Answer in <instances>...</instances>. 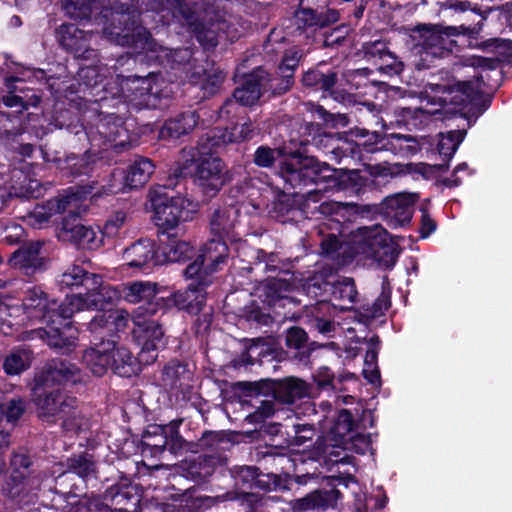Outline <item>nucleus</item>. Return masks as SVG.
<instances>
[{"mask_svg":"<svg viewBox=\"0 0 512 512\" xmlns=\"http://www.w3.org/2000/svg\"><path fill=\"white\" fill-rule=\"evenodd\" d=\"M277 161V173L282 178L285 188L294 190L328 182L335 172L327 163L305 155L300 148L292 149L286 145L275 148L260 145L252 159L260 168H272Z\"/></svg>","mask_w":512,"mask_h":512,"instance_id":"obj_1","label":"nucleus"},{"mask_svg":"<svg viewBox=\"0 0 512 512\" xmlns=\"http://www.w3.org/2000/svg\"><path fill=\"white\" fill-rule=\"evenodd\" d=\"M483 75L474 76L467 81H459L454 77L441 79L438 82H428V102L439 105L440 109L435 113L444 115L445 118L463 116V110L470 105L469 111L474 115L483 114L492 103L493 96L485 93Z\"/></svg>","mask_w":512,"mask_h":512,"instance_id":"obj_2","label":"nucleus"},{"mask_svg":"<svg viewBox=\"0 0 512 512\" xmlns=\"http://www.w3.org/2000/svg\"><path fill=\"white\" fill-rule=\"evenodd\" d=\"M187 176L193 177L202 200L210 201L233 181L234 173L218 155L191 147L181 151L180 160L170 173L177 181Z\"/></svg>","mask_w":512,"mask_h":512,"instance_id":"obj_3","label":"nucleus"},{"mask_svg":"<svg viewBox=\"0 0 512 512\" xmlns=\"http://www.w3.org/2000/svg\"><path fill=\"white\" fill-rule=\"evenodd\" d=\"M305 110L312 116L311 121H304L300 126V145H312L328 157L340 163L346 158V139L344 132H331L328 129L344 128L349 125L347 114L331 113L322 105L308 101Z\"/></svg>","mask_w":512,"mask_h":512,"instance_id":"obj_4","label":"nucleus"},{"mask_svg":"<svg viewBox=\"0 0 512 512\" xmlns=\"http://www.w3.org/2000/svg\"><path fill=\"white\" fill-rule=\"evenodd\" d=\"M234 487L243 492H227L212 501H237L246 512H257L260 508H272L280 497L268 496L245 490L258 489L264 492L276 490L281 486V479L275 473H264L254 465H237L229 469Z\"/></svg>","mask_w":512,"mask_h":512,"instance_id":"obj_5","label":"nucleus"},{"mask_svg":"<svg viewBox=\"0 0 512 512\" xmlns=\"http://www.w3.org/2000/svg\"><path fill=\"white\" fill-rule=\"evenodd\" d=\"M82 293L83 296L74 298V303L69 305L73 314L85 309L96 310V314L88 324L91 332L125 329L129 315L124 310L114 308V301L118 298L117 290L110 285H104L102 277L97 288ZM67 307L69 308V306Z\"/></svg>","mask_w":512,"mask_h":512,"instance_id":"obj_6","label":"nucleus"},{"mask_svg":"<svg viewBox=\"0 0 512 512\" xmlns=\"http://www.w3.org/2000/svg\"><path fill=\"white\" fill-rule=\"evenodd\" d=\"M32 400L36 406L38 418L48 424L61 421L65 431H76L82 422L77 397L70 395L61 387H32Z\"/></svg>","mask_w":512,"mask_h":512,"instance_id":"obj_7","label":"nucleus"},{"mask_svg":"<svg viewBox=\"0 0 512 512\" xmlns=\"http://www.w3.org/2000/svg\"><path fill=\"white\" fill-rule=\"evenodd\" d=\"M481 30L480 23L459 26L420 23L410 29V37L415 47H420L427 54L443 57L458 47L456 37L467 36L476 39Z\"/></svg>","mask_w":512,"mask_h":512,"instance_id":"obj_8","label":"nucleus"},{"mask_svg":"<svg viewBox=\"0 0 512 512\" xmlns=\"http://www.w3.org/2000/svg\"><path fill=\"white\" fill-rule=\"evenodd\" d=\"M400 250L387 230L380 226L358 228V237L352 247V252L343 262H352L358 255H363L391 269L395 266Z\"/></svg>","mask_w":512,"mask_h":512,"instance_id":"obj_9","label":"nucleus"},{"mask_svg":"<svg viewBox=\"0 0 512 512\" xmlns=\"http://www.w3.org/2000/svg\"><path fill=\"white\" fill-rule=\"evenodd\" d=\"M140 496L136 492V487L130 481L115 483L108 487L103 494L84 495L75 505V510L68 512H138L137 506L140 504ZM61 512H66L62 509Z\"/></svg>","mask_w":512,"mask_h":512,"instance_id":"obj_10","label":"nucleus"},{"mask_svg":"<svg viewBox=\"0 0 512 512\" xmlns=\"http://www.w3.org/2000/svg\"><path fill=\"white\" fill-rule=\"evenodd\" d=\"M153 219L162 235L170 233L180 222L192 219V202L179 194L170 193L166 187H157L149 192Z\"/></svg>","mask_w":512,"mask_h":512,"instance_id":"obj_11","label":"nucleus"},{"mask_svg":"<svg viewBox=\"0 0 512 512\" xmlns=\"http://www.w3.org/2000/svg\"><path fill=\"white\" fill-rule=\"evenodd\" d=\"M129 106L138 111L142 109H165L171 103L170 91L164 87L159 76L149 73L147 76H130L126 81Z\"/></svg>","mask_w":512,"mask_h":512,"instance_id":"obj_12","label":"nucleus"},{"mask_svg":"<svg viewBox=\"0 0 512 512\" xmlns=\"http://www.w3.org/2000/svg\"><path fill=\"white\" fill-rule=\"evenodd\" d=\"M182 420H173L168 424H149L142 433L141 450L143 454L158 457L164 451L177 455L188 450L187 442L180 434Z\"/></svg>","mask_w":512,"mask_h":512,"instance_id":"obj_13","label":"nucleus"},{"mask_svg":"<svg viewBox=\"0 0 512 512\" xmlns=\"http://www.w3.org/2000/svg\"><path fill=\"white\" fill-rule=\"evenodd\" d=\"M56 225V237L60 242L73 245L77 249L96 250L102 246V237L92 226L82 222L80 208L68 209Z\"/></svg>","mask_w":512,"mask_h":512,"instance_id":"obj_14","label":"nucleus"},{"mask_svg":"<svg viewBox=\"0 0 512 512\" xmlns=\"http://www.w3.org/2000/svg\"><path fill=\"white\" fill-rule=\"evenodd\" d=\"M10 466L11 474L5 481L2 492L6 497L21 502L33 486L35 461L27 450L19 449L12 454Z\"/></svg>","mask_w":512,"mask_h":512,"instance_id":"obj_15","label":"nucleus"},{"mask_svg":"<svg viewBox=\"0 0 512 512\" xmlns=\"http://www.w3.org/2000/svg\"><path fill=\"white\" fill-rule=\"evenodd\" d=\"M189 284L183 290L172 292L167 297H162V306L164 310L177 308L190 315H198L204 309L207 299V288L212 284L211 280L205 275L185 277Z\"/></svg>","mask_w":512,"mask_h":512,"instance_id":"obj_16","label":"nucleus"},{"mask_svg":"<svg viewBox=\"0 0 512 512\" xmlns=\"http://www.w3.org/2000/svg\"><path fill=\"white\" fill-rule=\"evenodd\" d=\"M229 248L225 238L214 237L209 239L197 251L194 261L190 262L183 270L184 277L205 275L213 283L214 273L218 271L219 266L227 261Z\"/></svg>","mask_w":512,"mask_h":512,"instance_id":"obj_17","label":"nucleus"},{"mask_svg":"<svg viewBox=\"0 0 512 512\" xmlns=\"http://www.w3.org/2000/svg\"><path fill=\"white\" fill-rule=\"evenodd\" d=\"M330 0H300L294 12V24L300 32L315 31L336 23L339 12L329 8Z\"/></svg>","mask_w":512,"mask_h":512,"instance_id":"obj_18","label":"nucleus"},{"mask_svg":"<svg viewBox=\"0 0 512 512\" xmlns=\"http://www.w3.org/2000/svg\"><path fill=\"white\" fill-rule=\"evenodd\" d=\"M86 193L82 187L71 186L42 204L36 205L29 216L33 219V225L42 227L56 214L66 213L68 209L81 208Z\"/></svg>","mask_w":512,"mask_h":512,"instance_id":"obj_19","label":"nucleus"},{"mask_svg":"<svg viewBox=\"0 0 512 512\" xmlns=\"http://www.w3.org/2000/svg\"><path fill=\"white\" fill-rule=\"evenodd\" d=\"M73 315L72 310L64 306L57 314L42 321L46 326L41 337L49 347L61 353H70L75 348L76 338L67 334L72 328Z\"/></svg>","mask_w":512,"mask_h":512,"instance_id":"obj_20","label":"nucleus"},{"mask_svg":"<svg viewBox=\"0 0 512 512\" xmlns=\"http://www.w3.org/2000/svg\"><path fill=\"white\" fill-rule=\"evenodd\" d=\"M44 245L43 240L24 241L9 255V266L28 277L43 273L50 262L42 252Z\"/></svg>","mask_w":512,"mask_h":512,"instance_id":"obj_21","label":"nucleus"},{"mask_svg":"<svg viewBox=\"0 0 512 512\" xmlns=\"http://www.w3.org/2000/svg\"><path fill=\"white\" fill-rule=\"evenodd\" d=\"M119 331L98 330L91 345L83 350L81 360L94 376L102 377L111 368V353Z\"/></svg>","mask_w":512,"mask_h":512,"instance_id":"obj_22","label":"nucleus"},{"mask_svg":"<svg viewBox=\"0 0 512 512\" xmlns=\"http://www.w3.org/2000/svg\"><path fill=\"white\" fill-rule=\"evenodd\" d=\"M356 427L357 424L351 411L341 409L325 436L324 452L329 456L330 461L343 464L351 463L354 457L348 454L340 457V452L336 451V448L341 445L345 446L347 439L353 434Z\"/></svg>","mask_w":512,"mask_h":512,"instance_id":"obj_23","label":"nucleus"},{"mask_svg":"<svg viewBox=\"0 0 512 512\" xmlns=\"http://www.w3.org/2000/svg\"><path fill=\"white\" fill-rule=\"evenodd\" d=\"M101 275L87 271L80 265H73L56 279L57 287L61 292H67L62 301L63 306L74 303V298L83 296L82 292L93 291L99 286Z\"/></svg>","mask_w":512,"mask_h":512,"instance_id":"obj_24","label":"nucleus"},{"mask_svg":"<svg viewBox=\"0 0 512 512\" xmlns=\"http://www.w3.org/2000/svg\"><path fill=\"white\" fill-rule=\"evenodd\" d=\"M417 200L418 195L415 193L389 195L380 203L378 213L389 228L404 227L412 220Z\"/></svg>","mask_w":512,"mask_h":512,"instance_id":"obj_25","label":"nucleus"},{"mask_svg":"<svg viewBox=\"0 0 512 512\" xmlns=\"http://www.w3.org/2000/svg\"><path fill=\"white\" fill-rule=\"evenodd\" d=\"M301 84L309 92L320 93L324 98L338 99L340 71L337 67L320 62L303 72Z\"/></svg>","mask_w":512,"mask_h":512,"instance_id":"obj_26","label":"nucleus"},{"mask_svg":"<svg viewBox=\"0 0 512 512\" xmlns=\"http://www.w3.org/2000/svg\"><path fill=\"white\" fill-rule=\"evenodd\" d=\"M155 171L154 162L145 156L135 155L130 161L124 173V182L119 185L108 184L95 192L93 197L117 194L125 189L134 190L143 187Z\"/></svg>","mask_w":512,"mask_h":512,"instance_id":"obj_27","label":"nucleus"},{"mask_svg":"<svg viewBox=\"0 0 512 512\" xmlns=\"http://www.w3.org/2000/svg\"><path fill=\"white\" fill-rule=\"evenodd\" d=\"M81 381V370L66 359L53 358L35 374L34 385L38 387H61L66 384H76Z\"/></svg>","mask_w":512,"mask_h":512,"instance_id":"obj_28","label":"nucleus"},{"mask_svg":"<svg viewBox=\"0 0 512 512\" xmlns=\"http://www.w3.org/2000/svg\"><path fill=\"white\" fill-rule=\"evenodd\" d=\"M340 484L347 486L342 477H328L324 486L296 499L293 512L336 509L338 501L342 499V493L337 488Z\"/></svg>","mask_w":512,"mask_h":512,"instance_id":"obj_29","label":"nucleus"},{"mask_svg":"<svg viewBox=\"0 0 512 512\" xmlns=\"http://www.w3.org/2000/svg\"><path fill=\"white\" fill-rule=\"evenodd\" d=\"M93 34L72 23H63L56 29L59 45L78 59L91 60L97 57V50L90 47Z\"/></svg>","mask_w":512,"mask_h":512,"instance_id":"obj_30","label":"nucleus"},{"mask_svg":"<svg viewBox=\"0 0 512 512\" xmlns=\"http://www.w3.org/2000/svg\"><path fill=\"white\" fill-rule=\"evenodd\" d=\"M104 113L106 115L100 118L96 125L102 144L112 148L117 153L131 147V136L129 130L125 127L124 119L116 112H101L100 115Z\"/></svg>","mask_w":512,"mask_h":512,"instance_id":"obj_31","label":"nucleus"},{"mask_svg":"<svg viewBox=\"0 0 512 512\" xmlns=\"http://www.w3.org/2000/svg\"><path fill=\"white\" fill-rule=\"evenodd\" d=\"M119 336L117 335L114 341V348L111 353V371L114 375L122 378H131L138 376L143 369V366L150 365L156 361V355H149L144 358L139 354L135 356L128 348L119 346Z\"/></svg>","mask_w":512,"mask_h":512,"instance_id":"obj_32","label":"nucleus"},{"mask_svg":"<svg viewBox=\"0 0 512 512\" xmlns=\"http://www.w3.org/2000/svg\"><path fill=\"white\" fill-rule=\"evenodd\" d=\"M157 243L148 238H141L127 247L123 253L126 264L130 268L141 271L151 270L155 266L162 265L164 259Z\"/></svg>","mask_w":512,"mask_h":512,"instance_id":"obj_33","label":"nucleus"},{"mask_svg":"<svg viewBox=\"0 0 512 512\" xmlns=\"http://www.w3.org/2000/svg\"><path fill=\"white\" fill-rule=\"evenodd\" d=\"M22 307L31 317L44 321L57 314L64 306L57 299L51 298L49 294L39 285L29 286L24 290L22 296Z\"/></svg>","mask_w":512,"mask_h":512,"instance_id":"obj_34","label":"nucleus"},{"mask_svg":"<svg viewBox=\"0 0 512 512\" xmlns=\"http://www.w3.org/2000/svg\"><path fill=\"white\" fill-rule=\"evenodd\" d=\"M132 336L141 348L139 355L144 358L149 355L157 356L156 352L166 345L163 327L154 320H144L136 323Z\"/></svg>","mask_w":512,"mask_h":512,"instance_id":"obj_35","label":"nucleus"},{"mask_svg":"<svg viewBox=\"0 0 512 512\" xmlns=\"http://www.w3.org/2000/svg\"><path fill=\"white\" fill-rule=\"evenodd\" d=\"M245 343L244 351L233 360L234 367H248L255 363L272 361L277 359L280 353L274 342L267 338L245 339Z\"/></svg>","mask_w":512,"mask_h":512,"instance_id":"obj_36","label":"nucleus"},{"mask_svg":"<svg viewBox=\"0 0 512 512\" xmlns=\"http://www.w3.org/2000/svg\"><path fill=\"white\" fill-rule=\"evenodd\" d=\"M346 158L361 160L364 153L380 150L379 144L384 140L376 131L365 128H351L345 131Z\"/></svg>","mask_w":512,"mask_h":512,"instance_id":"obj_37","label":"nucleus"},{"mask_svg":"<svg viewBox=\"0 0 512 512\" xmlns=\"http://www.w3.org/2000/svg\"><path fill=\"white\" fill-rule=\"evenodd\" d=\"M304 187L299 188L302 190ZM303 194L301 191L286 193L278 191L268 210L269 216L278 222H296L303 215Z\"/></svg>","mask_w":512,"mask_h":512,"instance_id":"obj_38","label":"nucleus"},{"mask_svg":"<svg viewBox=\"0 0 512 512\" xmlns=\"http://www.w3.org/2000/svg\"><path fill=\"white\" fill-rule=\"evenodd\" d=\"M269 73L261 66L254 68L251 72L244 74L240 85L233 91V98L241 106L251 107L258 103L265 86Z\"/></svg>","mask_w":512,"mask_h":512,"instance_id":"obj_39","label":"nucleus"},{"mask_svg":"<svg viewBox=\"0 0 512 512\" xmlns=\"http://www.w3.org/2000/svg\"><path fill=\"white\" fill-rule=\"evenodd\" d=\"M270 433L272 434V446L281 450H288L291 447H300L307 441H312L315 435V428L313 424H294L291 430L282 424H275L271 427Z\"/></svg>","mask_w":512,"mask_h":512,"instance_id":"obj_40","label":"nucleus"},{"mask_svg":"<svg viewBox=\"0 0 512 512\" xmlns=\"http://www.w3.org/2000/svg\"><path fill=\"white\" fill-rule=\"evenodd\" d=\"M122 297L125 301L137 304L145 303L149 305L146 311L150 314L157 312L158 306H162V297L157 295V284L149 281H134L127 283L123 287Z\"/></svg>","mask_w":512,"mask_h":512,"instance_id":"obj_41","label":"nucleus"},{"mask_svg":"<svg viewBox=\"0 0 512 512\" xmlns=\"http://www.w3.org/2000/svg\"><path fill=\"white\" fill-rule=\"evenodd\" d=\"M289 288L290 284L285 279H267L256 290L257 300L271 310L276 307L284 308L293 302V298L287 295Z\"/></svg>","mask_w":512,"mask_h":512,"instance_id":"obj_42","label":"nucleus"},{"mask_svg":"<svg viewBox=\"0 0 512 512\" xmlns=\"http://www.w3.org/2000/svg\"><path fill=\"white\" fill-rule=\"evenodd\" d=\"M200 117L195 110H186L166 119L159 130V139L176 140L190 134Z\"/></svg>","mask_w":512,"mask_h":512,"instance_id":"obj_43","label":"nucleus"},{"mask_svg":"<svg viewBox=\"0 0 512 512\" xmlns=\"http://www.w3.org/2000/svg\"><path fill=\"white\" fill-rule=\"evenodd\" d=\"M167 242L163 244L161 251L164 262L194 261L197 256L196 247L189 241L179 239L175 234L167 233Z\"/></svg>","mask_w":512,"mask_h":512,"instance_id":"obj_44","label":"nucleus"},{"mask_svg":"<svg viewBox=\"0 0 512 512\" xmlns=\"http://www.w3.org/2000/svg\"><path fill=\"white\" fill-rule=\"evenodd\" d=\"M285 345L294 351L293 357L299 361H307L316 349L317 343L309 341L308 333L300 326H291L285 330Z\"/></svg>","mask_w":512,"mask_h":512,"instance_id":"obj_45","label":"nucleus"},{"mask_svg":"<svg viewBox=\"0 0 512 512\" xmlns=\"http://www.w3.org/2000/svg\"><path fill=\"white\" fill-rule=\"evenodd\" d=\"M232 392L239 397H270L276 401V379L261 378L256 381H237L231 384Z\"/></svg>","mask_w":512,"mask_h":512,"instance_id":"obj_46","label":"nucleus"},{"mask_svg":"<svg viewBox=\"0 0 512 512\" xmlns=\"http://www.w3.org/2000/svg\"><path fill=\"white\" fill-rule=\"evenodd\" d=\"M307 395L305 381L297 377H285L276 379V401L281 404H294Z\"/></svg>","mask_w":512,"mask_h":512,"instance_id":"obj_47","label":"nucleus"},{"mask_svg":"<svg viewBox=\"0 0 512 512\" xmlns=\"http://www.w3.org/2000/svg\"><path fill=\"white\" fill-rule=\"evenodd\" d=\"M382 147L394 155L411 157L420 151V145L416 137L408 134L390 133L383 137Z\"/></svg>","mask_w":512,"mask_h":512,"instance_id":"obj_48","label":"nucleus"},{"mask_svg":"<svg viewBox=\"0 0 512 512\" xmlns=\"http://www.w3.org/2000/svg\"><path fill=\"white\" fill-rule=\"evenodd\" d=\"M358 237V233L353 236L350 242L341 241L335 234H329L321 242L322 255L337 260L339 264L345 265L350 262H343L352 252V247Z\"/></svg>","mask_w":512,"mask_h":512,"instance_id":"obj_49","label":"nucleus"},{"mask_svg":"<svg viewBox=\"0 0 512 512\" xmlns=\"http://www.w3.org/2000/svg\"><path fill=\"white\" fill-rule=\"evenodd\" d=\"M66 471L60 475V478L69 474H75L83 480L96 473V462L94 456L88 452L72 454L66 460Z\"/></svg>","mask_w":512,"mask_h":512,"instance_id":"obj_50","label":"nucleus"},{"mask_svg":"<svg viewBox=\"0 0 512 512\" xmlns=\"http://www.w3.org/2000/svg\"><path fill=\"white\" fill-rule=\"evenodd\" d=\"M188 364L178 359H172L162 369V382L171 390L181 389L184 381L190 379Z\"/></svg>","mask_w":512,"mask_h":512,"instance_id":"obj_51","label":"nucleus"},{"mask_svg":"<svg viewBox=\"0 0 512 512\" xmlns=\"http://www.w3.org/2000/svg\"><path fill=\"white\" fill-rule=\"evenodd\" d=\"M33 359V353L26 348L13 349L4 359L3 370L7 375H19L29 369Z\"/></svg>","mask_w":512,"mask_h":512,"instance_id":"obj_52","label":"nucleus"},{"mask_svg":"<svg viewBox=\"0 0 512 512\" xmlns=\"http://www.w3.org/2000/svg\"><path fill=\"white\" fill-rule=\"evenodd\" d=\"M118 36L121 37L120 43L122 45H127L134 49L135 52H141L144 50L154 51L155 49V41L146 28L137 27L131 32L127 30L123 35L117 33Z\"/></svg>","mask_w":512,"mask_h":512,"instance_id":"obj_53","label":"nucleus"},{"mask_svg":"<svg viewBox=\"0 0 512 512\" xmlns=\"http://www.w3.org/2000/svg\"><path fill=\"white\" fill-rule=\"evenodd\" d=\"M465 129L450 130L446 133H439L437 151L443 160L451 161L460 144L465 139Z\"/></svg>","mask_w":512,"mask_h":512,"instance_id":"obj_54","label":"nucleus"},{"mask_svg":"<svg viewBox=\"0 0 512 512\" xmlns=\"http://www.w3.org/2000/svg\"><path fill=\"white\" fill-rule=\"evenodd\" d=\"M369 178L359 170H349L341 173L337 180L340 190L359 196L365 192Z\"/></svg>","mask_w":512,"mask_h":512,"instance_id":"obj_55","label":"nucleus"},{"mask_svg":"<svg viewBox=\"0 0 512 512\" xmlns=\"http://www.w3.org/2000/svg\"><path fill=\"white\" fill-rule=\"evenodd\" d=\"M242 316L247 322L256 327L269 326L274 321L271 309L264 306L257 299H254L249 305L245 306Z\"/></svg>","mask_w":512,"mask_h":512,"instance_id":"obj_56","label":"nucleus"},{"mask_svg":"<svg viewBox=\"0 0 512 512\" xmlns=\"http://www.w3.org/2000/svg\"><path fill=\"white\" fill-rule=\"evenodd\" d=\"M219 460L218 456L212 454L199 455L190 463L189 473L199 481H206L215 472Z\"/></svg>","mask_w":512,"mask_h":512,"instance_id":"obj_57","label":"nucleus"},{"mask_svg":"<svg viewBox=\"0 0 512 512\" xmlns=\"http://www.w3.org/2000/svg\"><path fill=\"white\" fill-rule=\"evenodd\" d=\"M66 167L72 177L89 175L95 163L94 156L86 150L82 155L71 154L65 159Z\"/></svg>","mask_w":512,"mask_h":512,"instance_id":"obj_58","label":"nucleus"},{"mask_svg":"<svg viewBox=\"0 0 512 512\" xmlns=\"http://www.w3.org/2000/svg\"><path fill=\"white\" fill-rule=\"evenodd\" d=\"M11 81L14 82V92H19L21 95L22 109L28 110L40 104L42 93L39 89L30 87L27 81L17 77H12Z\"/></svg>","mask_w":512,"mask_h":512,"instance_id":"obj_59","label":"nucleus"},{"mask_svg":"<svg viewBox=\"0 0 512 512\" xmlns=\"http://www.w3.org/2000/svg\"><path fill=\"white\" fill-rule=\"evenodd\" d=\"M210 232L214 237L226 238L232 228L230 212L227 208H216L209 221Z\"/></svg>","mask_w":512,"mask_h":512,"instance_id":"obj_60","label":"nucleus"},{"mask_svg":"<svg viewBox=\"0 0 512 512\" xmlns=\"http://www.w3.org/2000/svg\"><path fill=\"white\" fill-rule=\"evenodd\" d=\"M236 143L231 127H215L207 133L209 151L216 155V151L228 144Z\"/></svg>","mask_w":512,"mask_h":512,"instance_id":"obj_61","label":"nucleus"},{"mask_svg":"<svg viewBox=\"0 0 512 512\" xmlns=\"http://www.w3.org/2000/svg\"><path fill=\"white\" fill-rule=\"evenodd\" d=\"M388 496L382 487H378L371 494H363L364 504L361 503L355 506L354 512H368L369 510L372 512L382 510L386 507L388 503ZM361 502V499H358Z\"/></svg>","mask_w":512,"mask_h":512,"instance_id":"obj_62","label":"nucleus"},{"mask_svg":"<svg viewBox=\"0 0 512 512\" xmlns=\"http://www.w3.org/2000/svg\"><path fill=\"white\" fill-rule=\"evenodd\" d=\"M483 50L498 55L502 61L512 67V41L501 38H491L482 42Z\"/></svg>","mask_w":512,"mask_h":512,"instance_id":"obj_63","label":"nucleus"},{"mask_svg":"<svg viewBox=\"0 0 512 512\" xmlns=\"http://www.w3.org/2000/svg\"><path fill=\"white\" fill-rule=\"evenodd\" d=\"M331 293L336 300L348 301L351 304L356 301L358 295L355 281L351 277H343L332 284Z\"/></svg>","mask_w":512,"mask_h":512,"instance_id":"obj_64","label":"nucleus"}]
</instances>
